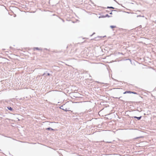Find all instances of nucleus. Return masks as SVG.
I'll return each mask as SVG.
<instances>
[{"mask_svg": "<svg viewBox=\"0 0 156 156\" xmlns=\"http://www.w3.org/2000/svg\"><path fill=\"white\" fill-rule=\"evenodd\" d=\"M60 109H62L63 110L65 111L66 112H67V111H68V110H66V108H65V109H64V108H63V106L62 105L61 106H60Z\"/></svg>", "mask_w": 156, "mask_h": 156, "instance_id": "nucleus-1", "label": "nucleus"}, {"mask_svg": "<svg viewBox=\"0 0 156 156\" xmlns=\"http://www.w3.org/2000/svg\"><path fill=\"white\" fill-rule=\"evenodd\" d=\"M142 117L141 116H140V117H137L136 116H134L133 117V118H134L137 119L138 120H140L141 119V118Z\"/></svg>", "mask_w": 156, "mask_h": 156, "instance_id": "nucleus-2", "label": "nucleus"}, {"mask_svg": "<svg viewBox=\"0 0 156 156\" xmlns=\"http://www.w3.org/2000/svg\"><path fill=\"white\" fill-rule=\"evenodd\" d=\"M46 130H55L54 129H52L50 127H48V128H46Z\"/></svg>", "mask_w": 156, "mask_h": 156, "instance_id": "nucleus-3", "label": "nucleus"}, {"mask_svg": "<svg viewBox=\"0 0 156 156\" xmlns=\"http://www.w3.org/2000/svg\"><path fill=\"white\" fill-rule=\"evenodd\" d=\"M105 8L106 9V8ZM106 8L107 9H115V8H114V7H112V6H108V7H107Z\"/></svg>", "mask_w": 156, "mask_h": 156, "instance_id": "nucleus-4", "label": "nucleus"}, {"mask_svg": "<svg viewBox=\"0 0 156 156\" xmlns=\"http://www.w3.org/2000/svg\"><path fill=\"white\" fill-rule=\"evenodd\" d=\"M131 91H126L123 93V94H126V93L131 94Z\"/></svg>", "mask_w": 156, "mask_h": 156, "instance_id": "nucleus-5", "label": "nucleus"}, {"mask_svg": "<svg viewBox=\"0 0 156 156\" xmlns=\"http://www.w3.org/2000/svg\"><path fill=\"white\" fill-rule=\"evenodd\" d=\"M7 108L9 110H10V111H11L13 110V108H11V107H7Z\"/></svg>", "mask_w": 156, "mask_h": 156, "instance_id": "nucleus-6", "label": "nucleus"}, {"mask_svg": "<svg viewBox=\"0 0 156 156\" xmlns=\"http://www.w3.org/2000/svg\"><path fill=\"white\" fill-rule=\"evenodd\" d=\"M112 16H110L108 14H107L105 16V17H111Z\"/></svg>", "mask_w": 156, "mask_h": 156, "instance_id": "nucleus-7", "label": "nucleus"}, {"mask_svg": "<svg viewBox=\"0 0 156 156\" xmlns=\"http://www.w3.org/2000/svg\"><path fill=\"white\" fill-rule=\"evenodd\" d=\"M34 49H36V50H41V48H38V47H36V48H34Z\"/></svg>", "mask_w": 156, "mask_h": 156, "instance_id": "nucleus-8", "label": "nucleus"}, {"mask_svg": "<svg viewBox=\"0 0 156 156\" xmlns=\"http://www.w3.org/2000/svg\"><path fill=\"white\" fill-rule=\"evenodd\" d=\"M116 27L115 26H113V25H112L110 26V27L112 29L114 28H115Z\"/></svg>", "mask_w": 156, "mask_h": 156, "instance_id": "nucleus-9", "label": "nucleus"}, {"mask_svg": "<svg viewBox=\"0 0 156 156\" xmlns=\"http://www.w3.org/2000/svg\"><path fill=\"white\" fill-rule=\"evenodd\" d=\"M131 93H132V94H137L136 92H133V91H131Z\"/></svg>", "mask_w": 156, "mask_h": 156, "instance_id": "nucleus-10", "label": "nucleus"}, {"mask_svg": "<svg viewBox=\"0 0 156 156\" xmlns=\"http://www.w3.org/2000/svg\"><path fill=\"white\" fill-rule=\"evenodd\" d=\"M105 16H101V17H99V18L101 17V18H105Z\"/></svg>", "mask_w": 156, "mask_h": 156, "instance_id": "nucleus-11", "label": "nucleus"}, {"mask_svg": "<svg viewBox=\"0 0 156 156\" xmlns=\"http://www.w3.org/2000/svg\"><path fill=\"white\" fill-rule=\"evenodd\" d=\"M113 98H119V99H120V98H122L121 97H120L119 98H116V97H113Z\"/></svg>", "mask_w": 156, "mask_h": 156, "instance_id": "nucleus-12", "label": "nucleus"}, {"mask_svg": "<svg viewBox=\"0 0 156 156\" xmlns=\"http://www.w3.org/2000/svg\"><path fill=\"white\" fill-rule=\"evenodd\" d=\"M50 74L49 73H48L47 74V76H50Z\"/></svg>", "mask_w": 156, "mask_h": 156, "instance_id": "nucleus-13", "label": "nucleus"}, {"mask_svg": "<svg viewBox=\"0 0 156 156\" xmlns=\"http://www.w3.org/2000/svg\"><path fill=\"white\" fill-rule=\"evenodd\" d=\"M111 12H113V11H116V10H111Z\"/></svg>", "mask_w": 156, "mask_h": 156, "instance_id": "nucleus-14", "label": "nucleus"}, {"mask_svg": "<svg viewBox=\"0 0 156 156\" xmlns=\"http://www.w3.org/2000/svg\"><path fill=\"white\" fill-rule=\"evenodd\" d=\"M112 12H111L110 13H109V14H111V15L112 14Z\"/></svg>", "mask_w": 156, "mask_h": 156, "instance_id": "nucleus-15", "label": "nucleus"}, {"mask_svg": "<svg viewBox=\"0 0 156 156\" xmlns=\"http://www.w3.org/2000/svg\"><path fill=\"white\" fill-rule=\"evenodd\" d=\"M95 34L94 33L92 35H90L91 36H92L94 34Z\"/></svg>", "mask_w": 156, "mask_h": 156, "instance_id": "nucleus-16", "label": "nucleus"}, {"mask_svg": "<svg viewBox=\"0 0 156 156\" xmlns=\"http://www.w3.org/2000/svg\"><path fill=\"white\" fill-rule=\"evenodd\" d=\"M140 16H141L140 15H137V17H140Z\"/></svg>", "mask_w": 156, "mask_h": 156, "instance_id": "nucleus-17", "label": "nucleus"}, {"mask_svg": "<svg viewBox=\"0 0 156 156\" xmlns=\"http://www.w3.org/2000/svg\"><path fill=\"white\" fill-rule=\"evenodd\" d=\"M89 77H90V79H91V76L90 75H89Z\"/></svg>", "mask_w": 156, "mask_h": 156, "instance_id": "nucleus-18", "label": "nucleus"}, {"mask_svg": "<svg viewBox=\"0 0 156 156\" xmlns=\"http://www.w3.org/2000/svg\"><path fill=\"white\" fill-rule=\"evenodd\" d=\"M106 12H109V11H108V10H106Z\"/></svg>", "mask_w": 156, "mask_h": 156, "instance_id": "nucleus-19", "label": "nucleus"}, {"mask_svg": "<svg viewBox=\"0 0 156 156\" xmlns=\"http://www.w3.org/2000/svg\"><path fill=\"white\" fill-rule=\"evenodd\" d=\"M127 60H129L130 61H131V60L129 59H126Z\"/></svg>", "mask_w": 156, "mask_h": 156, "instance_id": "nucleus-20", "label": "nucleus"}, {"mask_svg": "<svg viewBox=\"0 0 156 156\" xmlns=\"http://www.w3.org/2000/svg\"><path fill=\"white\" fill-rule=\"evenodd\" d=\"M44 75H45V73H44V74H43L42 76H44Z\"/></svg>", "mask_w": 156, "mask_h": 156, "instance_id": "nucleus-21", "label": "nucleus"}, {"mask_svg": "<svg viewBox=\"0 0 156 156\" xmlns=\"http://www.w3.org/2000/svg\"><path fill=\"white\" fill-rule=\"evenodd\" d=\"M154 23H156V20L154 22Z\"/></svg>", "mask_w": 156, "mask_h": 156, "instance_id": "nucleus-22", "label": "nucleus"}, {"mask_svg": "<svg viewBox=\"0 0 156 156\" xmlns=\"http://www.w3.org/2000/svg\"><path fill=\"white\" fill-rule=\"evenodd\" d=\"M114 0L116 2H117L115 0Z\"/></svg>", "mask_w": 156, "mask_h": 156, "instance_id": "nucleus-23", "label": "nucleus"}, {"mask_svg": "<svg viewBox=\"0 0 156 156\" xmlns=\"http://www.w3.org/2000/svg\"><path fill=\"white\" fill-rule=\"evenodd\" d=\"M98 37H99V38H100V37H101L98 36Z\"/></svg>", "mask_w": 156, "mask_h": 156, "instance_id": "nucleus-24", "label": "nucleus"}, {"mask_svg": "<svg viewBox=\"0 0 156 156\" xmlns=\"http://www.w3.org/2000/svg\"><path fill=\"white\" fill-rule=\"evenodd\" d=\"M108 142V143H111V142Z\"/></svg>", "mask_w": 156, "mask_h": 156, "instance_id": "nucleus-25", "label": "nucleus"}, {"mask_svg": "<svg viewBox=\"0 0 156 156\" xmlns=\"http://www.w3.org/2000/svg\"><path fill=\"white\" fill-rule=\"evenodd\" d=\"M0 150H1L0 149Z\"/></svg>", "mask_w": 156, "mask_h": 156, "instance_id": "nucleus-26", "label": "nucleus"}]
</instances>
